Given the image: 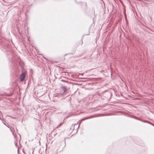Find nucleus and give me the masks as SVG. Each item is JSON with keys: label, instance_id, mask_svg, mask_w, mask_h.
I'll list each match as a JSON object with an SVG mask.
<instances>
[{"label": "nucleus", "instance_id": "f257e3e1", "mask_svg": "<svg viewBox=\"0 0 154 154\" xmlns=\"http://www.w3.org/2000/svg\"><path fill=\"white\" fill-rule=\"evenodd\" d=\"M26 75L25 72H23L20 76L19 79L20 80V82H22L24 79Z\"/></svg>", "mask_w": 154, "mask_h": 154}, {"label": "nucleus", "instance_id": "f03ea898", "mask_svg": "<svg viewBox=\"0 0 154 154\" xmlns=\"http://www.w3.org/2000/svg\"><path fill=\"white\" fill-rule=\"evenodd\" d=\"M62 88L64 91V92L66 91V87L64 86H62Z\"/></svg>", "mask_w": 154, "mask_h": 154}, {"label": "nucleus", "instance_id": "7ed1b4c3", "mask_svg": "<svg viewBox=\"0 0 154 154\" xmlns=\"http://www.w3.org/2000/svg\"><path fill=\"white\" fill-rule=\"evenodd\" d=\"M91 117V116H90V117H86L85 118H84V119H82V120H85V119H88L89 118H90Z\"/></svg>", "mask_w": 154, "mask_h": 154}, {"label": "nucleus", "instance_id": "20e7f679", "mask_svg": "<svg viewBox=\"0 0 154 154\" xmlns=\"http://www.w3.org/2000/svg\"><path fill=\"white\" fill-rule=\"evenodd\" d=\"M63 124V123H60L59 125L57 127V128H58L60 127V125H62Z\"/></svg>", "mask_w": 154, "mask_h": 154}, {"label": "nucleus", "instance_id": "39448f33", "mask_svg": "<svg viewBox=\"0 0 154 154\" xmlns=\"http://www.w3.org/2000/svg\"><path fill=\"white\" fill-rule=\"evenodd\" d=\"M59 94H58V93H57V94H55L54 95H55V97H57V95H59Z\"/></svg>", "mask_w": 154, "mask_h": 154}, {"label": "nucleus", "instance_id": "423d86ee", "mask_svg": "<svg viewBox=\"0 0 154 154\" xmlns=\"http://www.w3.org/2000/svg\"><path fill=\"white\" fill-rule=\"evenodd\" d=\"M61 81L62 82H67V81H65L64 80H61Z\"/></svg>", "mask_w": 154, "mask_h": 154}, {"label": "nucleus", "instance_id": "0eeeda50", "mask_svg": "<svg viewBox=\"0 0 154 154\" xmlns=\"http://www.w3.org/2000/svg\"><path fill=\"white\" fill-rule=\"evenodd\" d=\"M108 94L109 95H110V92H108Z\"/></svg>", "mask_w": 154, "mask_h": 154}, {"label": "nucleus", "instance_id": "6e6552de", "mask_svg": "<svg viewBox=\"0 0 154 154\" xmlns=\"http://www.w3.org/2000/svg\"><path fill=\"white\" fill-rule=\"evenodd\" d=\"M106 91H104L103 92V93H104V92H106Z\"/></svg>", "mask_w": 154, "mask_h": 154}]
</instances>
